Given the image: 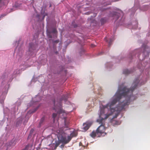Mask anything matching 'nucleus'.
<instances>
[{"label": "nucleus", "instance_id": "c756f323", "mask_svg": "<svg viewBox=\"0 0 150 150\" xmlns=\"http://www.w3.org/2000/svg\"><path fill=\"white\" fill-rule=\"evenodd\" d=\"M59 42V41H58V40L56 41V42H57H57Z\"/></svg>", "mask_w": 150, "mask_h": 150}, {"label": "nucleus", "instance_id": "2eb2a0df", "mask_svg": "<svg viewBox=\"0 0 150 150\" xmlns=\"http://www.w3.org/2000/svg\"><path fill=\"white\" fill-rule=\"evenodd\" d=\"M22 117H20L18 118V122H17V124H19L23 120H22Z\"/></svg>", "mask_w": 150, "mask_h": 150}, {"label": "nucleus", "instance_id": "1a4fd4ad", "mask_svg": "<svg viewBox=\"0 0 150 150\" xmlns=\"http://www.w3.org/2000/svg\"><path fill=\"white\" fill-rule=\"evenodd\" d=\"M148 48H146V46L144 48V50L143 52V54H144L145 57L146 56L148 55H149V52L148 51Z\"/></svg>", "mask_w": 150, "mask_h": 150}, {"label": "nucleus", "instance_id": "cd10ccee", "mask_svg": "<svg viewBox=\"0 0 150 150\" xmlns=\"http://www.w3.org/2000/svg\"><path fill=\"white\" fill-rule=\"evenodd\" d=\"M19 73V72H16V73H15V74H18Z\"/></svg>", "mask_w": 150, "mask_h": 150}, {"label": "nucleus", "instance_id": "c85d7f7f", "mask_svg": "<svg viewBox=\"0 0 150 150\" xmlns=\"http://www.w3.org/2000/svg\"><path fill=\"white\" fill-rule=\"evenodd\" d=\"M110 4H111L110 3L108 4H107V5H110Z\"/></svg>", "mask_w": 150, "mask_h": 150}, {"label": "nucleus", "instance_id": "a878e982", "mask_svg": "<svg viewBox=\"0 0 150 150\" xmlns=\"http://www.w3.org/2000/svg\"><path fill=\"white\" fill-rule=\"evenodd\" d=\"M4 113H6V111H5V109H4Z\"/></svg>", "mask_w": 150, "mask_h": 150}, {"label": "nucleus", "instance_id": "f257e3e1", "mask_svg": "<svg viewBox=\"0 0 150 150\" xmlns=\"http://www.w3.org/2000/svg\"><path fill=\"white\" fill-rule=\"evenodd\" d=\"M139 81V79L135 80L130 89L123 86V84L120 86L114 96V99L106 105L103 106L108 109L112 114L115 111H121L129 103L132 91L137 87Z\"/></svg>", "mask_w": 150, "mask_h": 150}, {"label": "nucleus", "instance_id": "7c9ffc66", "mask_svg": "<svg viewBox=\"0 0 150 150\" xmlns=\"http://www.w3.org/2000/svg\"><path fill=\"white\" fill-rule=\"evenodd\" d=\"M7 110H8V109H7Z\"/></svg>", "mask_w": 150, "mask_h": 150}, {"label": "nucleus", "instance_id": "4be33fe9", "mask_svg": "<svg viewBox=\"0 0 150 150\" xmlns=\"http://www.w3.org/2000/svg\"><path fill=\"white\" fill-rule=\"evenodd\" d=\"M84 51H85V50L84 49H81V52H82L83 53H84Z\"/></svg>", "mask_w": 150, "mask_h": 150}, {"label": "nucleus", "instance_id": "4468645a", "mask_svg": "<svg viewBox=\"0 0 150 150\" xmlns=\"http://www.w3.org/2000/svg\"><path fill=\"white\" fill-rule=\"evenodd\" d=\"M57 114L55 113H54L52 115V117L53 118V120L54 122L55 121V118L57 116Z\"/></svg>", "mask_w": 150, "mask_h": 150}, {"label": "nucleus", "instance_id": "412c9836", "mask_svg": "<svg viewBox=\"0 0 150 150\" xmlns=\"http://www.w3.org/2000/svg\"><path fill=\"white\" fill-rule=\"evenodd\" d=\"M100 21L102 24H103L105 21V20L103 18H102L100 20Z\"/></svg>", "mask_w": 150, "mask_h": 150}, {"label": "nucleus", "instance_id": "9d476101", "mask_svg": "<svg viewBox=\"0 0 150 150\" xmlns=\"http://www.w3.org/2000/svg\"><path fill=\"white\" fill-rule=\"evenodd\" d=\"M38 107H37L35 110L34 111H29L27 113V115H26V116H25V118H26V119H28V117H30V114L31 113H33L34 112H35L36 110H37V109L38 108Z\"/></svg>", "mask_w": 150, "mask_h": 150}, {"label": "nucleus", "instance_id": "f3484780", "mask_svg": "<svg viewBox=\"0 0 150 150\" xmlns=\"http://www.w3.org/2000/svg\"><path fill=\"white\" fill-rule=\"evenodd\" d=\"M114 40V39L113 40H112V39H110V41L109 42V44H108L109 46H110L112 44V41H113V40Z\"/></svg>", "mask_w": 150, "mask_h": 150}, {"label": "nucleus", "instance_id": "ddd939ff", "mask_svg": "<svg viewBox=\"0 0 150 150\" xmlns=\"http://www.w3.org/2000/svg\"><path fill=\"white\" fill-rule=\"evenodd\" d=\"M131 73V72L130 71L128 70L127 69H125L123 71V74L125 75Z\"/></svg>", "mask_w": 150, "mask_h": 150}, {"label": "nucleus", "instance_id": "5701e85b", "mask_svg": "<svg viewBox=\"0 0 150 150\" xmlns=\"http://www.w3.org/2000/svg\"><path fill=\"white\" fill-rule=\"evenodd\" d=\"M32 82H34L35 81H34V78H33L32 80Z\"/></svg>", "mask_w": 150, "mask_h": 150}, {"label": "nucleus", "instance_id": "f8f14e48", "mask_svg": "<svg viewBox=\"0 0 150 150\" xmlns=\"http://www.w3.org/2000/svg\"><path fill=\"white\" fill-rule=\"evenodd\" d=\"M7 2V0H0V7L5 5Z\"/></svg>", "mask_w": 150, "mask_h": 150}, {"label": "nucleus", "instance_id": "dca6fc26", "mask_svg": "<svg viewBox=\"0 0 150 150\" xmlns=\"http://www.w3.org/2000/svg\"><path fill=\"white\" fill-rule=\"evenodd\" d=\"M5 96H3L2 99L0 100V103H1L2 104L3 103L4 100L5 99Z\"/></svg>", "mask_w": 150, "mask_h": 150}, {"label": "nucleus", "instance_id": "7ed1b4c3", "mask_svg": "<svg viewBox=\"0 0 150 150\" xmlns=\"http://www.w3.org/2000/svg\"><path fill=\"white\" fill-rule=\"evenodd\" d=\"M57 137L58 141L55 140L54 143L50 144V146L52 147V149H56L60 143L65 144L68 143L71 139V137L64 132L58 134Z\"/></svg>", "mask_w": 150, "mask_h": 150}, {"label": "nucleus", "instance_id": "9b49d317", "mask_svg": "<svg viewBox=\"0 0 150 150\" xmlns=\"http://www.w3.org/2000/svg\"><path fill=\"white\" fill-rule=\"evenodd\" d=\"M21 4L18 3L16 2L13 5V7L15 10L18 9L20 8Z\"/></svg>", "mask_w": 150, "mask_h": 150}, {"label": "nucleus", "instance_id": "423d86ee", "mask_svg": "<svg viewBox=\"0 0 150 150\" xmlns=\"http://www.w3.org/2000/svg\"><path fill=\"white\" fill-rule=\"evenodd\" d=\"M40 100L41 98L40 97L39 95H38L37 96H36L35 98L34 99L32 100V101H31L30 103L28 104V108L32 106L33 105V102H34L35 103L36 102L40 101Z\"/></svg>", "mask_w": 150, "mask_h": 150}, {"label": "nucleus", "instance_id": "b1692460", "mask_svg": "<svg viewBox=\"0 0 150 150\" xmlns=\"http://www.w3.org/2000/svg\"><path fill=\"white\" fill-rule=\"evenodd\" d=\"M118 122H117V121H116L115 122V124L116 125H118Z\"/></svg>", "mask_w": 150, "mask_h": 150}, {"label": "nucleus", "instance_id": "6e6552de", "mask_svg": "<svg viewBox=\"0 0 150 150\" xmlns=\"http://www.w3.org/2000/svg\"><path fill=\"white\" fill-rule=\"evenodd\" d=\"M21 105V103L20 101L17 102L15 104L14 106V109L13 110V111L16 112L18 108V107Z\"/></svg>", "mask_w": 150, "mask_h": 150}, {"label": "nucleus", "instance_id": "393cba45", "mask_svg": "<svg viewBox=\"0 0 150 150\" xmlns=\"http://www.w3.org/2000/svg\"><path fill=\"white\" fill-rule=\"evenodd\" d=\"M91 46L92 47H93L95 46L94 45H93V44L91 45Z\"/></svg>", "mask_w": 150, "mask_h": 150}, {"label": "nucleus", "instance_id": "aec40b11", "mask_svg": "<svg viewBox=\"0 0 150 150\" xmlns=\"http://www.w3.org/2000/svg\"><path fill=\"white\" fill-rule=\"evenodd\" d=\"M57 30L55 28H54L53 29L52 32L54 33L55 34H56V33H57Z\"/></svg>", "mask_w": 150, "mask_h": 150}, {"label": "nucleus", "instance_id": "0eeeda50", "mask_svg": "<svg viewBox=\"0 0 150 150\" xmlns=\"http://www.w3.org/2000/svg\"><path fill=\"white\" fill-rule=\"evenodd\" d=\"M120 15L119 13L116 12H113L112 14V16L113 17V18L115 19V20H117L120 16Z\"/></svg>", "mask_w": 150, "mask_h": 150}, {"label": "nucleus", "instance_id": "bb28decb", "mask_svg": "<svg viewBox=\"0 0 150 150\" xmlns=\"http://www.w3.org/2000/svg\"><path fill=\"white\" fill-rule=\"evenodd\" d=\"M117 115H116V116L115 117H114V118H116V117H117Z\"/></svg>", "mask_w": 150, "mask_h": 150}, {"label": "nucleus", "instance_id": "a211bd4d", "mask_svg": "<svg viewBox=\"0 0 150 150\" xmlns=\"http://www.w3.org/2000/svg\"><path fill=\"white\" fill-rule=\"evenodd\" d=\"M29 147V145L26 146L24 149H22V150H27Z\"/></svg>", "mask_w": 150, "mask_h": 150}, {"label": "nucleus", "instance_id": "2f4dec72", "mask_svg": "<svg viewBox=\"0 0 150 150\" xmlns=\"http://www.w3.org/2000/svg\"><path fill=\"white\" fill-rule=\"evenodd\" d=\"M75 135H76V133Z\"/></svg>", "mask_w": 150, "mask_h": 150}, {"label": "nucleus", "instance_id": "6ab92c4d", "mask_svg": "<svg viewBox=\"0 0 150 150\" xmlns=\"http://www.w3.org/2000/svg\"><path fill=\"white\" fill-rule=\"evenodd\" d=\"M79 146H82L83 148H84V145H83L82 144V143L81 142H80L79 143Z\"/></svg>", "mask_w": 150, "mask_h": 150}, {"label": "nucleus", "instance_id": "39448f33", "mask_svg": "<svg viewBox=\"0 0 150 150\" xmlns=\"http://www.w3.org/2000/svg\"><path fill=\"white\" fill-rule=\"evenodd\" d=\"M92 122L91 121H87L85 123H83V129L84 132L87 130L92 125Z\"/></svg>", "mask_w": 150, "mask_h": 150}, {"label": "nucleus", "instance_id": "20e7f679", "mask_svg": "<svg viewBox=\"0 0 150 150\" xmlns=\"http://www.w3.org/2000/svg\"><path fill=\"white\" fill-rule=\"evenodd\" d=\"M54 109L55 111L57 112L59 114H61L63 113H64V111L62 109L61 104L60 103H59L58 105H55V103H54Z\"/></svg>", "mask_w": 150, "mask_h": 150}, {"label": "nucleus", "instance_id": "f03ea898", "mask_svg": "<svg viewBox=\"0 0 150 150\" xmlns=\"http://www.w3.org/2000/svg\"><path fill=\"white\" fill-rule=\"evenodd\" d=\"M105 108L103 106L102 108H100L99 115V119L97 120V122L100 124V125L97 129L96 131H93L90 134V136L93 139L95 138L96 135H98V137H100L101 136H102L103 134H103V136H104L107 134L105 132V123L104 120L106 119L112 114L111 113L104 114L105 109Z\"/></svg>", "mask_w": 150, "mask_h": 150}]
</instances>
